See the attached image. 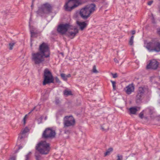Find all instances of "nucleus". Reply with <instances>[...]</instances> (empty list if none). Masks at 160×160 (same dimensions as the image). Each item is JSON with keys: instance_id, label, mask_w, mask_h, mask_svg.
<instances>
[{"instance_id": "nucleus-1", "label": "nucleus", "mask_w": 160, "mask_h": 160, "mask_svg": "<svg viewBox=\"0 0 160 160\" xmlns=\"http://www.w3.org/2000/svg\"><path fill=\"white\" fill-rule=\"evenodd\" d=\"M50 50L48 44L43 42L39 46L38 51L32 54V60L35 64H39L50 57Z\"/></svg>"}, {"instance_id": "nucleus-2", "label": "nucleus", "mask_w": 160, "mask_h": 160, "mask_svg": "<svg viewBox=\"0 0 160 160\" xmlns=\"http://www.w3.org/2000/svg\"><path fill=\"white\" fill-rule=\"evenodd\" d=\"M96 5L94 4L88 5L81 9L79 14L83 19H86L90 17L91 14L95 10Z\"/></svg>"}, {"instance_id": "nucleus-3", "label": "nucleus", "mask_w": 160, "mask_h": 160, "mask_svg": "<svg viewBox=\"0 0 160 160\" xmlns=\"http://www.w3.org/2000/svg\"><path fill=\"white\" fill-rule=\"evenodd\" d=\"M36 149L42 154H47L50 151V145L45 141H41L36 146Z\"/></svg>"}, {"instance_id": "nucleus-4", "label": "nucleus", "mask_w": 160, "mask_h": 160, "mask_svg": "<svg viewBox=\"0 0 160 160\" xmlns=\"http://www.w3.org/2000/svg\"><path fill=\"white\" fill-rule=\"evenodd\" d=\"M145 47L149 52H160V42L152 40L145 44Z\"/></svg>"}, {"instance_id": "nucleus-5", "label": "nucleus", "mask_w": 160, "mask_h": 160, "mask_svg": "<svg viewBox=\"0 0 160 160\" xmlns=\"http://www.w3.org/2000/svg\"><path fill=\"white\" fill-rule=\"evenodd\" d=\"M44 78L43 84L45 85L47 84L53 83L54 78L50 71L47 68L45 69L44 72Z\"/></svg>"}, {"instance_id": "nucleus-6", "label": "nucleus", "mask_w": 160, "mask_h": 160, "mask_svg": "<svg viewBox=\"0 0 160 160\" xmlns=\"http://www.w3.org/2000/svg\"><path fill=\"white\" fill-rule=\"evenodd\" d=\"M80 4L78 0H68V2H66L64 8L66 11H70Z\"/></svg>"}, {"instance_id": "nucleus-7", "label": "nucleus", "mask_w": 160, "mask_h": 160, "mask_svg": "<svg viewBox=\"0 0 160 160\" xmlns=\"http://www.w3.org/2000/svg\"><path fill=\"white\" fill-rule=\"evenodd\" d=\"M75 124V120L72 116H66L64 118V127L73 126Z\"/></svg>"}, {"instance_id": "nucleus-8", "label": "nucleus", "mask_w": 160, "mask_h": 160, "mask_svg": "<svg viewBox=\"0 0 160 160\" xmlns=\"http://www.w3.org/2000/svg\"><path fill=\"white\" fill-rule=\"evenodd\" d=\"M56 135V133L54 130L50 128H48L46 129L43 133L42 136L43 138H54Z\"/></svg>"}, {"instance_id": "nucleus-9", "label": "nucleus", "mask_w": 160, "mask_h": 160, "mask_svg": "<svg viewBox=\"0 0 160 160\" xmlns=\"http://www.w3.org/2000/svg\"><path fill=\"white\" fill-rule=\"evenodd\" d=\"M144 92L143 88L142 87H139L136 98V103H141L143 98Z\"/></svg>"}, {"instance_id": "nucleus-10", "label": "nucleus", "mask_w": 160, "mask_h": 160, "mask_svg": "<svg viewBox=\"0 0 160 160\" xmlns=\"http://www.w3.org/2000/svg\"><path fill=\"white\" fill-rule=\"evenodd\" d=\"M158 62L156 59H152L149 61V62L146 66L147 69L156 70L158 67Z\"/></svg>"}, {"instance_id": "nucleus-11", "label": "nucleus", "mask_w": 160, "mask_h": 160, "mask_svg": "<svg viewBox=\"0 0 160 160\" xmlns=\"http://www.w3.org/2000/svg\"><path fill=\"white\" fill-rule=\"evenodd\" d=\"M52 7L49 4L46 3L43 5L42 8H39L37 12L38 13L42 12L43 13H47L51 11Z\"/></svg>"}, {"instance_id": "nucleus-12", "label": "nucleus", "mask_w": 160, "mask_h": 160, "mask_svg": "<svg viewBox=\"0 0 160 160\" xmlns=\"http://www.w3.org/2000/svg\"><path fill=\"white\" fill-rule=\"evenodd\" d=\"M69 26V25L68 24L60 25L58 26L57 30L58 32L64 34L67 31Z\"/></svg>"}, {"instance_id": "nucleus-13", "label": "nucleus", "mask_w": 160, "mask_h": 160, "mask_svg": "<svg viewBox=\"0 0 160 160\" xmlns=\"http://www.w3.org/2000/svg\"><path fill=\"white\" fill-rule=\"evenodd\" d=\"M76 23L79 27L80 30L82 31L84 29L86 28L87 26V23L84 22H80L77 21L76 22Z\"/></svg>"}, {"instance_id": "nucleus-14", "label": "nucleus", "mask_w": 160, "mask_h": 160, "mask_svg": "<svg viewBox=\"0 0 160 160\" xmlns=\"http://www.w3.org/2000/svg\"><path fill=\"white\" fill-rule=\"evenodd\" d=\"M134 87L132 84H129L125 88L126 93L129 94L134 91Z\"/></svg>"}, {"instance_id": "nucleus-15", "label": "nucleus", "mask_w": 160, "mask_h": 160, "mask_svg": "<svg viewBox=\"0 0 160 160\" xmlns=\"http://www.w3.org/2000/svg\"><path fill=\"white\" fill-rule=\"evenodd\" d=\"M140 107H134L130 108L129 109L130 114H135L136 112L140 110Z\"/></svg>"}, {"instance_id": "nucleus-16", "label": "nucleus", "mask_w": 160, "mask_h": 160, "mask_svg": "<svg viewBox=\"0 0 160 160\" xmlns=\"http://www.w3.org/2000/svg\"><path fill=\"white\" fill-rule=\"evenodd\" d=\"M78 30L77 28H75L74 29V32H69V36L71 38H73L76 34L78 33Z\"/></svg>"}, {"instance_id": "nucleus-17", "label": "nucleus", "mask_w": 160, "mask_h": 160, "mask_svg": "<svg viewBox=\"0 0 160 160\" xmlns=\"http://www.w3.org/2000/svg\"><path fill=\"white\" fill-rule=\"evenodd\" d=\"M63 94L64 95L66 96L72 95V92L70 90H65L63 92Z\"/></svg>"}, {"instance_id": "nucleus-18", "label": "nucleus", "mask_w": 160, "mask_h": 160, "mask_svg": "<svg viewBox=\"0 0 160 160\" xmlns=\"http://www.w3.org/2000/svg\"><path fill=\"white\" fill-rule=\"evenodd\" d=\"M35 156L36 160H41V156L38 152H36L35 153Z\"/></svg>"}, {"instance_id": "nucleus-19", "label": "nucleus", "mask_w": 160, "mask_h": 160, "mask_svg": "<svg viewBox=\"0 0 160 160\" xmlns=\"http://www.w3.org/2000/svg\"><path fill=\"white\" fill-rule=\"evenodd\" d=\"M113 150V149L112 148H109L106 151L105 153V156H106L107 155H109L111 152Z\"/></svg>"}, {"instance_id": "nucleus-20", "label": "nucleus", "mask_w": 160, "mask_h": 160, "mask_svg": "<svg viewBox=\"0 0 160 160\" xmlns=\"http://www.w3.org/2000/svg\"><path fill=\"white\" fill-rule=\"evenodd\" d=\"M101 129L103 131H107L108 130L109 128L108 126H106L105 125L101 126Z\"/></svg>"}, {"instance_id": "nucleus-21", "label": "nucleus", "mask_w": 160, "mask_h": 160, "mask_svg": "<svg viewBox=\"0 0 160 160\" xmlns=\"http://www.w3.org/2000/svg\"><path fill=\"white\" fill-rule=\"evenodd\" d=\"M60 76L63 80L65 81H67L68 79L67 78L66 76L64 73H61L60 74Z\"/></svg>"}, {"instance_id": "nucleus-22", "label": "nucleus", "mask_w": 160, "mask_h": 160, "mask_svg": "<svg viewBox=\"0 0 160 160\" xmlns=\"http://www.w3.org/2000/svg\"><path fill=\"white\" fill-rule=\"evenodd\" d=\"M34 30H32L31 28L30 29V33L31 34V37H34L35 35L36 34V33H35L34 32Z\"/></svg>"}, {"instance_id": "nucleus-23", "label": "nucleus", "mask_w": 160, "mask_h": 160, "mask_svg": "<svg viewBox=\"0 0 160 160\" xmlns=\"http://www.w3.org/2000/svg\"><path fill=\"white\" fill-rule=\"evenodd\" d=\"M134 36H132L131 37L129 41V44L130 45H132L133 42Z\"/></svg>"}, {"instance_id": "nucleus-24", "label": "nucleus", "mask_w": 160, "mask_h": 160, "mask_svg": "<svg viewBox=\"0 0 160 160\" xmlns=\"http://www.w3.org/2000/svg\"><path fill=\"white\" fill-rule=\"evenodd\" d=\"M29 131V129L27 128H26L23 130H22L21 132V134H25L27 132H28Z\"/></svg>"}, {"instance_id": "nucleus-25", "label": "nucleus", "mask_w": 160, "mask_h": 160, "mask_svg": "<svg viewBox=\"0 0 160 160\" xmlns=\"http://www.w3.org/2000/svg\"><path fill=\"white\" fill-rule=\"evenodd\" d=\"M111 82L112 84L113 89L114 90H116V82L114 81H113L112 80H111Z\"/></svg>"}, {"instance_id": "nucleus-26", "label": "nucleus", "mask_w": 160, "mask_h": 160, "mask_svg": "<svg viewBox=\"0 0 160 160\" xmlns=\"http://www.w3.org/2000/svg\"><path fill=\"white\" fill-rule=\"evenodd\" d=\"M23 84L24 85V86H28L29 84V81L28 80H26L24 81Z\"/></svg>"}, {"instance_id": "nucleus-27", "label": "nucleus", "mask_w": 160, "mask_h": 160, "mask_svg": "<svg viewBox=\"0 0 160 160\" xmlns=\"http://www.w3.org/2000/svg\"><path fill=\"white\" fill-rule=\"evenodd\" d=\"M144 110L142 111L139 114V117L141 119H142L143 118V114H144Z\"/></svg>"}, {"instance_id": "nucleus-28", "label": "nucleus", "mask_w": 160, "mask_h": 160, "mask_svg": "<svg viewBox=\"0 0 160 160\" xmlns=\"http://www.w3.org/2000/svg\"><path fill=\"white\" fill-rule=\"evenodd\" d=\"M92 72L94 73H98V71L96 69V67L95 65H94L93 67Z\"/></svg>"}, {"instance_id": "nucleus-29", "label": "nucleus", "mask_w": 160, "mask_h": 160, "mask_svg": "<svg viewBox=\"0 0 160 160\" xmlns=\"http://www.w3.org/2000/svg\"><path fill=\"white\" fill-rule=\"evenodd\" d=\"M31 154V152H28V153L27 155H26L25 160H28V159L29 158V156Z\"/></svg>"}, {"instance_id": "nucleus-30", "label": "nucleus", "mask_w": 160, "mask_h": 160, "mask_svg": "<svg viewBox=\"0 0 160 160\" xmlns=\"http://www.w3.org/2000/svg\"><path fill=\"white\" fill-rule=\"evenodd\" d=\"M14 44V43H10L9 44V49L10 50H11L13 48V47Z\"/></svg>"}, {"instance_id": "nucleus-31", "label": "nucleus", "mask_w": 160, "mask_h": 160, "mask_svg": "<svg viewBox=\"0 0 160 160\" xmlns=\"http://www.w3.org/2000/svg\"><path fill=\"white\" fill-rule=\"evenodd\" d=\"M55 102L56 104H59L60 102V101L59 99L58 98H56L55 100Z\"/></svg>"}, {"instance_id": "nucleus-32", "label": "nucleus", "mask_w": 160, "mask_h": 160, "mask_svg": "<svg viewBox=\"0 0 160 160\" xmlns=\"http://www.w3.org/2000/svg\"><path fill=\"white\" fill-rule=\"evenodd\" d=\"M118 159L117 160H122V156L121 155L119 156L118 155L117 156Z\"/></svg>"}, {"instance_id": "nucleus-33", "label": "nucleus", "mask_w": 160, "mask_h": 160, "mask_svg": "<svg viewBox=\"0 0 160 160\" xmlns=\"http://www.w3.org/2000/svg\"><path fill=\"white\" fill-rule=\"evenodd\" d=\"M148 110L149 112V113L150 114H152L153 113V109L151 108H148Z\"/></svg>"}, {"instance_id": "nucleus-34", "label": "nucleus", "mask_w": 160, "mask_h": 160, "mask_svg": "<svg viewBox=\"0 0 160 160\" xmlns=\"http://www.w3.org/2000/svg\"><path fill=\"white\" fill-rule=\"evenodd\" d=\"M111 74L112 75V77H113V78H117L118 77L117 74L116 73H115V74H113L112 73Z\"/></svg>"}, {"instance_id": "nucleus-35", "label": "nucleus", "mask_w": 160, "mask_h": 160, "mask_svg": "<svg viewBox=\"0 0 160 160\" xmlns=\"http://www.w3.org/2000/svg\"><path fill=\"white\" fill-rule=\"evenodd\" d=\"M30 21H31V19H30ZM29 23L30 29L31 28L32 29L34 30V31H35L36 30V28H34L33 26H30V22H29Z\"/></svg>"}, {"instance_id": "nucleus-36", "label": "nucleus", "mask_w": 160, "mask_h": 160, "mask_svg": "<svg viewBox=\"0 0 160 160\" xmlns=\"http://www.w3.org/2000/svg\"><path fill=\"white\" fill-rule=\"evenodd\" d=\"M27 116V115H26L24 116V118L23 119V123H24V124H25V123H26V119Z\"/></svg>"}, {"instance_id": "nucleus-37", "label": "nucleus", "mask_w": 160, "mask_h": 160, "mask_svg": "<svg viewBox=\"0 0 160 160\" xmlns=\"http://www.w3.org/2000/svg\"><path fill=\"white\" fill-rule=\"evenodd\" d=\"M55 80L57 82H60V81L58 77H56L55 78Z\"/></svg>"}, {"instance_id": "nucleus-38", "label": "nucleus", "mask_w": 160, "mask_h": 160, "mask_svg": "<svg viewBox=\"0 0 160 160\" xmlns=\"http://www.w3.org/2000/svg\"><path fill=\"white\" fill-rule=\"evenodd\" d=\"M153 1H149L148 2V5H151Z\"/></svg>"}, {"instance_id": "nucleus-39", "label": "nucleus", "mask_w": 160, "mask_h": 160, "mask_svg": "<svg viewBox=\"0 0 160 160\" xmlns=\"http://www.w3.org/2000/svg\"><path fill=\"white\" fill-rule=\"evenodd\" d=\"M114 62H116V63H118V59L116 58H114Z\"/></svg>"}, {"instance_id": "nucleus-40", "label": "nucleus", "mask_w": 160, "mask_h": 160, "mask_svg": "<svg viewBox=\"0 0 160 160\" xmlns=\"http://www.w3.org/2000/svg\"><path fill=\"white\" fill-rule=\"evenodd\" d=\"M67 78H70L71 77V75L70 74H68L67 75H66Z\"/></svg>"}, {"instance_id": "nucleus-41", "label": "nucleus", "mask_w": 160, "mask_h": 160, "mask_svg": "<svg viewBox=\"0 0 160 160\" xmlns=\"http://www.w3.org/2000/svg\"><path fill=\"white\" fill-rule=\"evenodd\" d=\"M11 160H16V158L15 157H13L11 158Z\"/></svg>"}, {"instance_id": "nucleus-42", "label": "nucleus", "mask_w": 160, "mask_h": 160, "mask_svg": "<svg viewBox=\"0 0 160 160\" xmlns=\"http://www.w3.org/2000/svg\"><path fill=\"white\" fill-rule=\"evenodd\" d=\"M135 33V31H132V34L133 35Z\"/></svg>"}, {"instance_id": "nucleus-43", "label": "nucleus", "mask_w": 160, "mask_h": 160, "mask_svg": "<svg viewBox=\"0 0 160 160\" xmlns=\"http://www.w3.org/2000/svg\"><path fill=\"white\" fill-rule=\"evenodd\" d=\"M23 138V137L22 136L19 135L18 137V138H20V139H22Z\"/></svg>"}, {"instance_id": "nucleus-44", "label": "nucleus", "mask_w": 160, "mask_h": 160, "mask_svg": "<svg viewBox=\"0 0 160 160\" xmlns=\"http://www.w3.org/2000/svg\"><path fill=\"white\" fill-rule=\"evenodd\" d=\"M36 107H34V108L33 109H32L31 111L29 112V113H30L31 112H32L33 110H35V109H36Z\"/></svg>"}, {"instance_id": "nucleus-45", "label": "nucleus", "mask_w": 160, "mask_h": 160, "mask_svg": "<svg viewBox=\"0 0 160 160\" xmlns=\"http://www.w3.org/2000/svg\"><path fill=\"white\" fill-rule=\"evenodd\" d=\"M158 33L160 34V29H159V31H158Z\"/></svg>"}, {"instance_id": "nucleus-46", "label": "nucleus", "mask_w": 160, "mask_h": 160, "mask_svg": "<svg viewBox=\"0 0 160 160\" xmlns=\"http://www.w3.org/2000/svg\"><path fill=\"white\" fill-rule=\"evenodd\" d=\"M159 12L160 13V7L159 8Z\"/></svg>"}, {"instance_id": "nucleus-47", "label": "nucleus", "mask_w": 160, "mask_h": 160, "mask_svg": "<svg viewBox=\"0 0 160 160\" xmlns=\"http://www.w3.org/2000/svg\"><path fill=\"white\" fill-rule=\"evenodd\" d=\"M33 4H32L31 5V7H33Z\"/></svg>"}, {"instance_id": "nucleus-48", "label": "nucleus", "mask_w": 160, "mask_h": 160, "mask_svg": "<svg viewBox=\"0 0 160 160\" xmlns=\"http://www.w3.org/2000/svg\"><path fill=\"white\" fill-rule=\"evenodd\" d=\"M37 107H38L39 108H40V106H37Z\"/></svg>"}, {"instance_id": "nucleus-49", "label": "nucleus", "mask_w": 160, "mask_h": 160, "mask_svg": "<svg viewBox=\"0 0 160 160\" xmlns=\"http://www.w3.org/2000/svg\"><path fill=\"white\" fill-rule=\"evenodd\" d=\"M49 60V58H48V61Z\"/></svg>"}, {"instance_id": "nucleus-50", "label": "nucleus", "mask_w": 160, "mask_h": 160, "mask_svg": "<svg viewBox=\"0 0 160 160\" xmlns=\"http://www.w3.org/2000/svg\"><path fill=\"white\" fill-rule=\"evenodd\" d=\"M38 110V109H36V111H37Z\"/></svg>"}]
</instances>
